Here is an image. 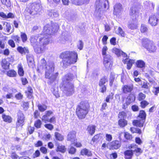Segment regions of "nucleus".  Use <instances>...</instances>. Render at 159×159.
Here are the masks:
<instances>
[{
	"mask_svg": "<svg viewBox=\"0 0 159 159\" xmlns=\"http://www.w3.org/2000/svg\"><path fill=\"white\" fill-rule=\"evenodd\" d=\"M59 28V26L57 23H51V25H45L43 30V34L33 35L31 39L33 40H46L50 39L52 35L57 33Z\"/></svg>",
	"mask_w": 159,
	"mask_h": 159,
	"instance_id": "obj_1",
	"label": "nucleus"
},
{
	"mask_svg": "<svg viewBox=\"0 0 159 159\" xmlns=\"http://www.w3.org/2000/svg\"><path fill=\"white\" fill-rule=\"evenodd\" d=\"M41 65L42 66H45V78L49 80L48 83L50 84L56 81L59 75L58 72L54 73L55 66L53 64L47 65L46 61L44 58L41 60Z\"/></svg>",
	"mask_w": 159,
	"mask_h": 159,
	"instance_id": "obj_2",
	"label": "nucleus"
},
{
	"mask_svg": "<svg viewBox=\"0 0 159 159\" xmlns=\"http://www.w3.org/2000/svg\"><path fill=\"white\" fill-rule=\"evenodd\" d=\"M59 57L62 59L61 62L63 66L67 67L77 62L78 54L77 52L74 51H66L61 52Z\"/></svg>",
	"mask_w": 159,
	"mask_h": 159,
	"instance_id": "obj_3",
	"label": "nucleus"
},
{
	"mask_svg": "<svg viewBox=\"0 0 159 159\" xmlns=\"http://www.w3.org/2000/svg\"><path fill=\"white\" fill-rule=\"evenodd\" d=\"M72 79L71 75L66 74L64 76L59 86L60 88L63 89V92L67 96L72 95L74 92V85L69 82Z\"/></svg>",
	"mask_w": 159,
	"mask_h": 159,
	"instance_id": "obj_4",
	"label": "nucleus"
},
{
	"mask_svg": "<svg viewBox=\"0 0 159 159\" xmlns=\"http://www.w3.org/2000/svg\"><path fill=\"white\" fill-rule=\"evenodd\" d=\"M90 107V104L87 101H82L77 105L75 113L79 120H83L86 118Z\"/></svg>",
	"mask_w": 159,
	"mask_h": 159,
	"instance_id": "obj_5",
	"label": "nucleus"
},
{
	"mask_svg": "<svg viewBox=\"0 0 159 159\" xmlns=\"http://www.w3.org/2000/svg\"><path fill=\"white\" fill-rule=\"evenodd\" d=\"M95 5L96 9L94 16L97 19H99L106 10L109 8L108 2V0H96Z\"/></svg>",
	"mask_w": 159,
	"mask_h": 159,
	"instance_id": "obj_6",
	"label": "nucleus"
},
{
	"mask_svg": "<svg viewBox=\"0 0 159 159\" xmlns=\"http://www.w3.org/2000/svg\"><path fill=\"white\" fill-rule=\"evenodd\" d=\"M128 148L129 149L125 150L124 152L125 159H132L134 154L138 156L143 152L142 150L135 144H131Z\"/></svg>",
	"mask_w": 159,
	"mask_h": 159,
	"instance_id": "obj_7",
	"label": "nucleus"
},
{
	"mask_svg": "<svg viewBox=\"0 0 159 159\" xmlns=\"http://www.w3.org/2000/svg\"><path fill=\"white\" fill-rule=\"evenodd\" d=\"M130 15L133 17L132 20L129 21L128 27L132 30L136 29L138 27L137 19L139 15V11L136 7H132L130 9Z\"/></svg>",
	"mask_w": 159,
	"mask_h": 159,
	"instance_id": "obj_8",
	"label": "nucleus"
},
{
	"mask_svg": "<svg viewBox=\"0 0 159 159\" xmlns=\"http://www.w3.org/2000/svg\"><path fill=\"white\" fill-rule=\"evenodd\" d=\"M126 112L122 111L119 112L118 117L119 119L118 121V125L120 128H124L128 124V121L125 119L127 117Z\"/></svg>",
	"mask_w": 159,
	"mask_h": 159,
	"instance_id": "obj_9",
	"label": "nucleus"
},
{
	"mask_svg": "<svg viewBox=\"0 0 159 159\" xmlns=\"http://www.w3.org/2000/svg\"><path fill=\"white\" fill-rule=\"evenodd\" d=\"M17 120L16 122V128H22L25 124V117L22 112L19 111L17 113Z\"/></svg>",
	"mask_w": 159,
	"mask_h": 159,
	"instance_id": "obj_10",
	"label": "nucleus"
},
{
	"mask_svg": "<svg viewBox=\"0 0 159 159\" xmlns=\"http://www.w3.org/2000/svg\"><path fill=\"white\" fill-rule=\"evenodd\" d=\"M40 6L39 3H32L30 6H29L26 11L30 14L34 15L37 14L40 8Z\"/></svg>",
	"mask_w": 159,
	"mask_h": 159,
	"instance_id": "obj_11",
	"label": "nucleus"
},
{
	"mask_svg": "<svg viewBox=\"0 0 159 159\" xmlns=\"http://www.w3.org/2000/svg\"><path fill=\"white\" fill-rule=\"evenodd\" d=\"M117 77L115 74L111 73L109 78V85L111 87H113V89H116L118 87V84H115L116 82Z\"/></svg>",
	"mask_w": 159,
	"mask_h": 159,
	"instance_id": "obj_12",
	"label": "nucleus"
},
{
	"mask_svg": "<svg viewBox=\"0 0 159 159\" xmlns=\"http://www.w3.org/2000/svg\"><path fill=\"white\" fill-rule=\"evenodd\" d=\"M121 145L120 141L117 140H113L109 144V149L110 150H117L120 148Z\"/></svg>",
	"mask_w": 159,
	"mask_h": 159,
	"instance_id": "obj_13",
	"label": "nucleus"
},
{
	"mask_svg": "<svg viewBox=\"0 0 159 159\" xmlns=\"http://www.w3.org/2000/svg\"><path fill=\"white\" fill-rule=\"evenodd\" d=\"M123 10L122 5L120 3H116L114 6L113 14L119 17L121 15Z\"/></svg>",
	"mask_w": 159,
	"mask_h": 159,
	"instance_id": "obj_14",
	"label": "nucleus"
},
{
	"mask_svg": "<svg viewBox=\"0 0 159 159\" xmlns=\"http://www.w3.org/2000/svg\"><path fill=\"white\" fill-rule=\"evenodd\" d=\"M143 46L150 52H154L157 50V47L152 41H149L148 43L143 42Z\"/></svg>",
	"mask_w": 159,
	"mask_h": 159,
	"instance_id": "obj_15",
	"label": "nucleus"
},
{
	"mask_svg": "<svg viewBox=\"0 0 159 159\" xmlns=\"http://www.w3.org/2000/svg\"><path fill=\"white\" fill-rule=\"evenodd\" d=\"M134 86L133 84L131 85L125 84L122 86L121 90L123 93L127 94L131 93L133 90Z\"/></svg>",
	"mask_w": 159,
	"mask_h": 159,
	"instance_id": "obj_16",
	"label": "nucleus"
},
{
	"mask_svg": "<svg viewBox=\"0 0 159 159\" xmlns=\"http://www.w3.org/2000/svg\"><path fill=\"white\" fill-rule=\"evenodd\" d=\"M76 132L74 130L70 132L67 135V140L70 141L71 143L77 141V139L76 138Z\"/></svg>",
	"mask_w": 159,
	"mask_h": 159,
	"instance_id": "obj_17",
	"label": "nucleus"
},
{
	"mask_svg": "<svg viewBox=\"0 0 159 159\" xmlns=\"http://www.w3.org/2000/svg\"><path fill=\"white\" fill-rule=\"evenodd\" d=\"M49 41H47L43 43L42 44L40 45V47H36L34 48L35 51L37 53H42L46 49V46L48 44Z\"/></svg>",
	"mask_w": 159,
	"mask_h": 159,
	"instance_id": "obj_18",
	"label": "nucleus"
},
{
	"mask_svg": "<svg viewBox=\"0 0 159 159\" xmlns=\"http://www.w3.org/2000/svg\"><path fill=\"white\" fill-rule=\"evenodd\" d=\"M136 97L134 93H131L129 94L126 99L125 103L127 105L134 102L135 100Z\"/></svg>",
	"mask_w": 159,
	"mask_h": 159,
	"instance_id": "obj_19",
	"label": "nucleus"
},
{
	"mask_svg": "<svg viewBox=\"0 0 159 159\" xmlns=\"http://www.w3.org/2000/svg\"><path fill=\"white\" fill-rule=\"evenodd\" d=\"M3 28L8 33H12L13 32L14 29L13 28L11 29V25L9 23L6 21L3 22Z\"/></svg>",
	"mask_w": 159,
	"mask_h": 159,
	"instance_id": "obj_20",
	"label": "nucleus"
},
{
	"mask_svg": "<svg viewBox=\"0 0 159 159\" xmlns=\"http://www.w3.org/2000/svg\"><path fill=\"white\" fill-rule=\"evenodd\" d=\"M25 93L26 94L27 98L29 99H34V96L33 95V90L31 86H28L27 90L25 91Z\"/></svg>",
	"mask_w": 159,
	"mask_h": 159,
	"instance_id": "obj_21",
	"label": "nucleus"
},
{
	"mask_svg": "<svg viewBox=\"0 0 159 159\" xmlns=\"http://www.w3.org/2000/svg\"><path fill=\"white\" fill-rule=\"evenodd\" d=\"M158 19L156 16L154 15L150 16L149 18V23L152 26L157 25Z\"/></svg>",
	"mask_w": 159,
	"mask_h": 159,
	"instance_id": "obj_22",
	"label": "nucleus"
},
{
	"mask_svg": "<svg viewBox=\"0 0 159 159\" xmlns=\"http://www.w3.org/2000/svg\"><path fill=\"white\" fill-rule=\"evenodd\" d=\"M124 64H127V69L130 70L132 66L133 65L135 62V60L133 59H129L128 58H126L123 60Z\"/></svg>",
	"mask_w": 159,
	"mask_h": 159,
	"instance_id": "obj_23",
	"label": "nucleus"
},
{
	"mask_svg": "<svg viewBox=\"0 0 159 159\" xmlns=\"http://www.w3.org/2000/svg\"><path fill=\"white\" fill-rule=\"evenodd\" d=\"M103 63L106 69L107 70H111V68L112 64L110 61V59L107 58L105 57H104Z\"/></svg>",
	"mask_w": 159,
	"mask_h": 159,
	"instance_id": "obj_24",
	"label": "nucleus"
},
{
	"mask_svg": "<svg viewBox=\"0 0 159 159\" xmlns=\"http://www.w3.org/2000/svg\"><path fill=\"white\" fill-rule=\"evenodd\" d=\"M18 52L21 55H25L29 53V51L27 47H23L22 46H18L17 48Z\"/></svg>",
	"mask_w": 159,
	"mask_h": 159,
	"instance_id": "obj_25",
	"label": "nucleus"
},
{
	"mask_svg": "<svg viewBox=\"0 0 159 159\" xmlns=\"http://www.w3.org/2000/svg\"><path fill=\"white\" fill-rule=\"evenodd\" d=\"M1 65L3 69L7 70L9 68L10 63L7 61L6 58H4L2 60Z\"/></svg>",
	"mask_w": 159,
	"mask_h": 159,
	"instance_id": "obj_26",
	"label": "nucleus"
},
{
	"mask_svg": "<svg viewBox=\"0 0 159 159\" xmlns=\"http://www.w3.org/2000/svg\"><path fill=\"white\" fill-rule=\"evenodd\" d=\"M2 118L3 120L5 122L11 123L12 122V118L9 115H7L5 114H2Z\"/></svg>",
	"mask_w": 159,
	"mask_h": 159,
	"instance_id": "obj_27",
	"label": "nucleus"
},
{
	"mask_svg": "<svg viewBox=\"0 0 159 159\" xmlns=\"http://www.w3.org/2000/svg\"><path fill=\"white\" fill-rule=\"evenodd\" d=\"M80 154L82 156H86L88 157H91L92 155V152L86 148L82 149L80 151Z\"/></svg>",
	"mask_w": 159,
	"mask_h": 159,
	"instance_id": "obj_28",
	"label": "nucleus"
},
{
	"mask_svg": "<svg viewBox=\"0 0 159 159\" xmlns=\"http://www.w3.org/2000/svg\"><path fill=\"white\" fill-rule=\"evenodd\" d=\"M26 58L28 66L30 67L32 66L34 64V58L33 56L30 54H27Z\"/></svg>",
	"mask_w": 159,
	"mask_h": 159,
	"instance_id": "obj_29",
	"label": "nucleus"
},
{
	"mask_svg": "<svg viewBox=\"0 0 159 159\" xmlns=\"http://www.w3.org/2000/svg\"><path fill=\"white\" fill-rule=\"evenodd\" d=\"M144 121L141 120H135L133 121L132 124L133 125L141 127H143Z\"/></svg>",
	"mask_w": 159,
	"mask_h": 159,
	"instance_id": "obj_30",
	"label": "nucleus"
},
{
	"mask_svg": "<svg viewBox=\"0 0 159 159\" xmlns=\"http://www.w3.org/2000/svg\"><path fill=\"white\" fill-rule=\"evenodd\" d=\"M87 130L91 135H93L95 132L96 126L95 125H89L87 127Z\"/></svg>",
	"mask_w": 159,
	"mask_h": 159,
	"instance_id": "obj_31",
	"label": "nucleus"
},
{
	"mask_svg": "<svg viewBox=\"0 0 159 159\" xmlns=\"http://www.w3.org/2000/svg\"><path fill=\"white\" fill-rule=\"evenodd\" d=\"M147 115L145 111L143 110H140L139 111L138 117L140 118L142 121H145L146 119Z\"/></svg>",
	"mask_w": 159,
	"mask_h": 159,
	"instance_id": "obj_32",
	"label": "nucleus"
},
{
	"mask_svg": "<svg viewBox=\"0 0 159 159\" xmlns=\"http://www.w3.org/2000/svg\"><path fill=\"white\" fill-rule=\"evenodd\" d=\"M6 74L10 77H15L17 75L16 72L14 69L10 70L7 71Z\"/></svg>",
	"mask_w": 159,
	"mask_h": 159,
	"instance_id": "obj_33",
	"label": "nucleus"
},
{
	"mask_svg": "<svg viewBox=\"0 0 159 159\" xmlns=\"http://www.w3.org/2000/svg\"><path fill=\"white\" fill-rule=\"evenodd\" d=\"M66 147L63 145H58L56 149L57 152H59L61 153H64L66 151Z\"/></svg>",
	"mask_w": 159,
	"mask_h": 159,
	"instance_id": "obj_34",
	"label": "nucleus"
},
{
	"mask_svg": "<svg viewBox=\"0 0 159 159\" xmlns=\"http://www.w3.org/2000/svg\"><path fill=\"white\" fill-rule=\"evenodd\" d=\"M101 135H102V134L99 133L97 134L94 136L91 140L92 141L93 143H97L98 142L99 140L101 139L102 138Z\"/></svg>",
	"mask_w": 159,
	"mask_h": 159,
	"instance_id": "obj_35",
	"label": "nucleus"
},
{
	"mask_svg": "<svg viewBox=\"0 0 159 159\" xmlns=\"http://www.w3.org/2000/svg\"><path fill=\"white\" fill-rule=\"evenodd\" d=\"M18 73L20 77H22L24 75V71L21 64L18 65Z\"/></svg>",
	"mask_w": 159,
	"mask_h": 159,
	"instance_id": "obj_36",
	"label": "nucleus"
},
{
	"mask_svg": "<svg viewBox=\"0 0 159 159\" xmlns=\"http://www.w3.org/2000/svg\"><path fill=\"white\" fill-rule=\"evenodd\" d=\"M52 112L50 110L46 111L45 114L42 117V120L43 121L47 120V119L48 118V117H50L52 114Z\"/></svg>",
	"mask_w": 159,
	"mask_h": 159,
	"instance_id": "obj_37",
	"label": "nucleus"
},
{
	"mask_svg": "<svg viewBox=\"0 0 159 159\" xmlns=\"http://www.w3.org/2000/svg\"><path fill=\"white\" fill-rule=\"evenodd\" d=\"M54 136L55 139L57 141H62L64 139V136L58 132H55L54 134Z\"/></svg>",
	"mask_w": 159,
	"mask_h": 159,
	"instance_id": "obj_38",
	"label": "nucleus"
},
{
	"mask_svg": "<svg viewBox=\"0 0 159 159\" xmlns=\"http://www.w3.org/2000/svg\"><path fill=\"white\" fill-rule=\"evenodd\" d=\"M136 66L139 68H144L145 67V63L142 60H139L136 62Z\"/></svg>",
	"mask_w": 159,
	"mask_h": 159,
	"instance_id": "obj_39",
	"label": "nucleus"
},
{
	"mask_svg": "<svg viewBox=\"0 0 159 159\" xmlns=\"http://www.w3.org/2000/svg\"><path fill=\"white\" fill-rule=\"evenodd\" d=\"M108 81L107 77L105 76H103L100 79L98 85H100L101 86L102 85H105V84Z\"/></svg>",
	"mask_w": 159,
	"mask_h": 159,
	"instance_id": "obj_40",
	"label": "nucleus"
},
{
	"mask_svg": "<svg viewBox=\"0 0 159 159\" xmlns=\"http://www.w3.org/2000/svg\"><path fill=\"white\" fill-rule=\"evenodd\" d=\"M130 130L132 134L137 133L140 134L142 133V131L140 129L135 127H131L130 129Z\"/></svg>",
	"mask_w": 159,
	"mask_h": 159,
	"instance_id": "obj_41",
	"label": "nucleus"
},
{
	"mask_svg": "<svg viewBox=\"0 0 159 159\" xmlns=\"http://www.w3.org/2000/svg\"><path fill=\"white\" fill-rule=\"evenodd\" d=\"M39 110L41 112H43L46 111L47 108V106L44 104L41 105L39 104L38 106Z\"/></svg>",
	"mask_w": 159,
	"mask_h": 159,
	"instance_id": "obj_42",
	"label": "nucleus"
},
{
	"mask_svg": "<svg viewBox=\"0 0 159 159\" xmlns=\"http://www.w3.org/2000/svg\"><path fill=\"white\" fill-rule=\"evenodd\" d=\"M146 97L145 94L143 93L142 92H140L139 93L138 95V100L139 101H141L144 100Z\"/></svg>",
	"mask_w": 159,
	"mask_h": 159,
	"instance_id": "obj_43",
	"label": "nucleus"
},
{
	"mask_svg": "<svg viewBox=\"0 0 159 159\" xmlns=\"http://www.w3.org/2000/svg\"><path fill=\"white\" fill-rule=\"evenodd\" d=\"M121 51L120 50L116 48H114L112 49V52L118 57L120 56Z\"/></svg>",
	"mask_w": 159,
	"mask_h": 159,
	"instance_id": "obj_44",
	"label": "nucleus"
},
{
	"mask_svg": "<svg viewBox=\"0 0 159 159\" xmlns=\"http://www.w3.org/2000/svg\"><path fill=\"white\" fill-rule=\"evenodd\" d=\"M140 103V107L143 109L145 108L149 104V103L145 100L141 101Z\"/></svg>",
	"mask_w": 159,
	"mask_h": 159,
	"instance_id": "obj_45",
	"label": "nucleus"
},
{
	"mask_svg": "<svg viewBox=\"0 0 159 159\" xmlns=\"http://www.w3.org/2000/svg\"><path fill=\"white\" fill-rule=\"evenodd\" d=\"M124 137L127 140H131L133 138L132 135L128 132L124 133Z\"/></svg>",
	"mask_w": 159,
	"mask_h": 159,
	"instance_id": "obj_46",
	"label": "nucleus"
},
{
	"mask_svg": "<svg viewBox=\"0 0 159 159\" xmlns=\"http://www.w3.org/2000/svg\"><path fill=\"white\" fill-rule=\"evenodd\" d=\"M114 94L112 93L108 95L106 98L105 100L106 102H110V100H112L113 98Z\"/></svg>",
	"mask_w": 159,
	"mask_h": 159,
	"instance_id": "obj_47",
	"label": "nucleus"
},
{
	"mask_svg": "<svg viewBox=\"0 0 159 159\" xmlns=\"http://www.w3.org/2000/svg\"><path fill=\"white\" fill-rule=\"evenodd\" d=\"M42 125L41 120L39 119H38L35 121L34 125L37 129H39L41 128Z\"/></svg>",
	"mask_w": 159,
	"mask_h": 159,
	"instance_id": "obj_48",
	"label": "nucleus"
},
{
	"mask_svg": "<svg viewBox=\"0 0 159 159\" xmlns=\"http://www.w3.org/2000/svg\"><path fill=\"white\" fill-rule=\"evenodd\" d=\"M148 30V28L145 25L142 24L140 27V31L142 33L146 32Z\"/></svg>",
	"mask_w": 159,
	"mask_h": 159,
	"instance_id": "obj_49",
	"label": "nucleus"
},
{
	"mask_svg": "<svg viewBox=\"0 0 159 159\" xmlns=\"http://www.w3.org/2000/svg\"><path fill=\"white\" fill-rule=\"evenodd\" d=\"M45 123H47V122H49L50 123H55L56 122V118L54 116H52L51 117L50 119H47V120H45L43 121Z\"/></svg>",
	"mask_w": 159,
	"mask_h": 159,
	"instance_id": "obj_50",
	"label": "nucleus"
},
{
	"mask_svg": "<svg viewBox=\"0 0 159 159\" xmlns=\"http://www.w3.org/2000/svg\"><path fill=\"white\" fill-rule=\"evenodd\" d=\"M116 33L120 34L122 37L125 36V32L123 31L122 29L120 27H119L117 30L116 31Z\"/></svg>",
	"mask_w": 159,
	"mask_h": 159,
	"instance_id": "obj_51",
	"label": "nucleus"
},
{
	"mask_svg": "<svg viewBox=\"0 0 159 159\" xmlns=\"http://www.w3.org/2000/svg\"><path fill=\"white\" fill-rule=\"evenodd\" d=\"M100 87V92L101 93H103L106 92L107 90V86L106 85H102L101 86L100 85H98Z\"/></svg>",
	"mask_w": 159,
	"mask_h": 159,
	"instance_id": "obj_52",
	"label": "nucleus"
},
{
	"mask_svg": "<svg viewBox=\"0 0 159 159\" xmlns=\"http://www.w3.org/2000/svg\"><path fill=\"white\" fill-rule=\"evenodd\" d=\"M76 151V149L73 147H71L68 150L69 153L71 155L75 154Z\"/></svg>",
	"mask_w": 159,
	"mask_h": 159,
	"instance_id": "obj_53",
	"label": "nucleus"
},
{
	"mask_svg": "<svg viewBox=\"0 0 159 159\" xmlns=\"http://www.w3.org/2000/svg\"><path fill=\"white\" fill-rule=\"evenodd\" d=\"M149 83L147 82H143L141 87L149 91L150 87L148 86Z\"/></svg>",
	"mask_w": 159,
	"mask_h": 159,
	"instance_id": "obj_54",
	"label": "nucleus"
},
{
	"mask_svg": "<svg viewBox=\"0 0 159 159\" xmlns=\"http://www.w3.org/2000/svg\"><path fill=\"white\" fill-rule=\"evenodd\" d=\"M23 95L20 92H19L16 94L15 97L16 99L18 100H20L22 99L23 98Z\"/></svg>",
	"mask_w": 159,
	"mask_h": 159,
	"instance_id": "obj_55",
	"label": "nucleus"
},
{
	"mask_svg": "<svg viewBox=\"0 0 159 159\" xmlns=\"http://www.w3.org/2000/svg\"><path fill=\"white\" fill-rule=\"evenodd\" d=\"M45 128L50 130H52L54 128L53 126L51 124H46L44 125Z\"/></svg>",
	"mask_w": 159,
	"mask_h": 159,
	"instance_id": "obj_56",
	"label": "nucleus"
},
{
	"mask_svg": "<svg viewBox=\"0 0 159 159\" xmlns=\"http://www.w3.org/2000/svg\"><path fill=\"white\" fill-rule=\"evenodd\" d=\"M77 17L75 15H72L70 17H67V19L69 21L74 22L76 20Z\"/></svg>",
	"mask_w": 159,
	"mask_h": 159,
	"instance_id": "obj_57",
	"label": "nucleus"
},
{
	"mask_svg": "<svg viewBox=\"0 0 159 159\" xmlns=\"http://www.w3.org/2000/svg\"><path fill=\"white\" fill-rule=\"evenodd\" d=\"M34 146L36 148L41 147L43 146V143L40 140H38L34 143Z\"/></svg>",
	"mask_w": 159,
	"mask_h": 159,
	"instance_id": "obj_58",
	"label": "nucleus"
},
{
	"mask_svg": "<svg viewBox=\"0 0 159 159\" xmlns=\"http://www.w3.org/2000/svg\"><path fill=\"white\" fill-rule=\"evenodd\" d=\"M40 154L39 150H37L33 153L32 157L33 158H35L38 157L40 156Z\"/></svg>",
	"mask_w": 159,
	"mask_h": 159,
	"instance_id": "obj_59",
	"label": "nucleus"
},
{
	"mask_svg": "<svg viewBox=\"0 0 159 159\" xmlns=\"http://www.w3.org/2000/svg\"><path fill=\"white\" fill-rule=\"evenodd\" d=\"M27 131L30 134L33 133L34 131V127L30 126L27 128Z\"/></svg>",
	"mask_w": 159,
	"mask_h": 159,
	"instance_id": "obj_60",
	"label": "nucleus"
},
{
	"mask_svg": "<svg viewBox=\"0 0 159 159\" xmlns=\"http://www.w3.org/2000/svg\"><path fill=\"white\" fill-rule=\"evenodd\" d=\"M131 108L133 111H138L139 110V106L135 104L132 105L131 107Z\"/></svg>",
	"mask_w": 159,
	"mask_h": 159,
	"instance_id": "obj_61",
	"label": "nucleus"
},
{
	"mask_svg": "<svg viewBox=\"0 0 159 159\" xmlns=\"http://www.w3.org/2000/svg\"><path fill=\"white\" fill-rule=\"evenodd\" d=\"M20 80L22 84L23 85H25L28 83V81L27 78L25 77H21Z\"/></svg>",
	"mask_w": 159,
	"mask_h": 159,
	"instance_id": "obj_62",
	"label": "nucleus"
},
{
	"mask_svg": "<svg viewBox=\"0 0 159 159\" xmlns=\"http://www.w3.org/2000/svg\"><path fill=\"white\" fill-rule=\"evenodd\" d=\"M39 149L43 154H46L48 152L47 149L44 146L40 147Z\"/></svg>",
	"mask_w": 159,
	"mask_h": 159,
	"instance_id": "obj_63",
	"label": "nucleus"
},
{
	"mask_svg": "<svg viewBox=\"0 0 159 159\" xmlns=\"http://www.w3.org/2000/svg\"><path fill=\"white\" fill-rule=\"evenodd\" d=\"M11 157L12 159H18L19 156L16 152H13L11 153Z\"/></svg>",
	"mask_w": 159,
	"mask_h": 159,
	"instance_id": "obj_64",
	"label": "nucleus"
}]
</instances>
